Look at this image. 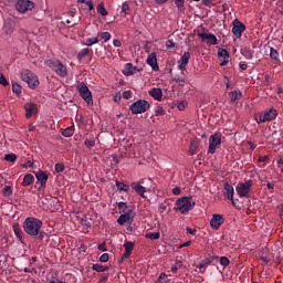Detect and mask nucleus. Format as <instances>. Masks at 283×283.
I'll use <instances>...</instances> for the list:
<instances>
[{
    "label": "nucleus",
    "instance_id": "nucleus-51",
    "mask_svg": "<svg viewBox=\"0 0 283 283\" xmlns=\"http://www.w3.org/2000/svg\"><path fill=\"white\" fill-rule=\"evenodd\" d=\"M55 171L57 174H63V171H65V166L63 164H56L55 165Z\"/></svg>",
    "mask_w": 283,
    "mask_h": 283
},
{
    "label": "nucleus",
    "instance_id": "nucleus-27",
    "mask_svg": "<svg viewBox=\"0 0 283 283\" xmlns=\"http://www.w3.org/2000/svg\"><path fill=\"white\" fill-rule=\"evenodd\" d=\"M92 269H93V271H96L97 273H105V271L109 270L108 266H105V265H102L98 263L93 264Z\"/></svg>",
    "mask_w": 283,
    "mask_h": 283
},
{
    "label": "nucleus",
    "instance_id": "nucleus-2",
    "mask_svg": "<svg viewBox=\"0 0 283 283\" xmlns=\"http://www.w3.org/2000/svg\"><path fill=\"white\" fill-rule=\"evenodd\" d=\"M196 207V202L193 201V198L191 197H181L177 199L175 205V210L181 212L182 214L189 213L191 209Z\"/></svg>",
    "mask_w": 283,
    "mask_h": 283
},
{
    "label": "nucleus",
    "instance_id": "nucleus-5",
    "mask_svg": "<svg viewBox=\"0 0 283 283\" xmlns=\"http://www.w3.org/2000/svg\"><path fill=\"white\" fill-rule=\"evenodd\" d=\"M251 187H253V180L251 179L244 182H239L235 187V191L239 198H249V193H251Z\"/></svg>",
    "mask_w": 283,
    "mask_h": 283
},
{
    "label": "nucleus",
    "instance_id": "nucleus-8",
    "mask_svg": "<svg viewBox=\"0 0 283 283\" xmlns=\"http://www.w3.org/2000/svg\"><path fill=\"white\" fill-rule=\"evenodd\" d=\"M222 145V134L216 133L209 137L208 154H216V149Z\"/></svg>",
    "mask_w": 283,
    "mask_h": 283
},
{
    "label": "nucleus",
    "instance_id": "nucleus-58",
    "mask_svg": "<svg viewBox=\"0 0 283 283\" xmlns=\"http://www.w3.org/2000/svg\"><path fill=\"white\" fill-rule=\"evenodd\" d=\"M159 213H165L167 211V206L165 203H160L158 207Z\"/></svg>",
    "mask_w": 283,
    "mask_h": 283
},
{
    "label": "nucleus",
    "instance_id": "nucleus-10",
    "mask_svg": "<svg viewBox=\"0 0 283 283\" xmlns=\"http://www.w3.org/2000/svg\"><path fill=\"white\" fill-rule=\"evenodd\" d=\"M232 25V33L234 34V36H237V39H241L242 33L244 32V30H247V27L238 19L233 20Z\"/></svg>",
    "mask_w": 283,
    "mask_h": 283
},
{
    "label": "nucleus",
    "instance_id": "nucleus-56",
    "mask_svg": "<svg viewBox=\"0 0 283 283\" xmlns=\"http://www.w3.org/2000/svg\"><path fill=\"white\" fill-rule=\"evenodd\" d=\"M99 262H109V254L104 253L99 256Z\"/></svg>",
    "mask_w": 283,
    "mask_h": 283
},
{
    "label": "nucleus",
    "instance_id": "nucleus-26",
    "mask_svg": "<svg viewBox=\"0 0 283 283\" xmlns=\"http://www.w3.org/2000/svg\"><path fill=\"white\" fill-rule=\"evenodd\" d=\"M197 151H198V140L191 139L190 147H189L190 156H196Z\"/></svg>",
    "mask_w": 283,
    "mask_h": 283
},
{
    "label": "nucleus",
    "instance_id": "nucleus-9",
    "mask_svg": "<svg viewBox=\"0 0 283 283\" xmlns=\"http://www.w3.org/2000/svg\"><path fill=\"white\" fill-rule=\"evenodd\" d=\"M15 10L24 14V12H30V10H34V2L30 0H18L15 3Z\"/></svg>",
    "mask_w": 283,
    "mask_h": 283
},
{
    "label": "nucleus",
    "instance_id": "nucleus-42",
    "mask_svg": "<svg viewBox=\"0 0 283 283\" xmlns=\"http://www.w3.org/2000/svg\"><path fill=\"white\" fill-rule=\"evenodd\" d=\"M174 81H176L180 85V87H185V83H186L185 77L180 75H176L174 77Z\"/></svg>",
    "mask_w": 283,
    "mask_h": 283
},
{
    "label": "nucleus",
    "instance_id": "nucleus-11",
    "mask_svg": "<svg viewBox=\"0 0 283 283\" xmlns=\"http://www.w3.org/2000/svg\"><path fill=\"white\" fill-rule=\"evenodd\" d=\"M275 118H277V111L275 108H272L270 111L262 113L259 116V123H266L269 120H275Z\"/></svg>",
    "mask_w": 283,
    "mask_h": 283
},
{
    "label": "nucleus",
    "instance_id": "nucleus-50",
    "mask_svg": "<svg viewBox=\"0 0 283 283\" xmlns=\"http://www.w3.org/2000/svg\"><path fill=\"white\" fill-rule=\"evenodd\" d=\"M117 207L119 209V211H122L123 213H125V211H127V203L120 201L117 203Z\"/></svg>",
    "mask_w": 283,
    "mask_h": 283
},
{
    "label": "nucleus",
    "instance_id": "nucleus-59",
    "mask_svg": "<svg viewBox=\"0 0 283 283\" xmlns=\"http://www.w3.org/2000/svg\"><path fill=\"white\" fill-rule=\"evenodd\" d=\"M172 193L174 196H180V193H182V190L180 189V187H175L172 189Z\"/></svg>",
    "mask_w": 283,
    "mask_h": 283
},
{
    "label": "nucleus",
    "instance_id": "nucleus-34",
    "mask_svg": "<svg viewBox=\"0 0 283 283\" xmlns=\"http://www.w3.org/2000/svg\"><path fill=\"white\" fill-rule=\"evenodd\" d=\"M97 12L98 14H102V17H107L108 12H107V9H105V4L103 2H101L97 6Z\"/></svg>",
    "mask_w": 283,
    "mask_h": 283
},
{
    "label": "nucleus",
    "instance_id": "nucleus-55",
    "mask_svg": "<svg viewBox=\"0 0 283 283\" xmlns=\"http://www.w3.org/2000/svg\"><path fill=\"white\" fill-rule=\"evenodd\" d=\"M124 248H125V251H130V253L132 251H134V244L132 242H126L124 244Z\"/></svg>",
    "mask_w": 283,
    "mask_h": 283
},
{
    "label": "nucleus",
    "instance_id": "nucleus-3",
    "mask_svg": "<svg viewBox=\"0 0 283 283\" xmlns=\"http://www.w3.org/2000/svg\"><path fill=\"white\" fill-rule=\"evenodd\" d=\"M20 78L21 81L27 83L31 90H34V87H39V76H36L34 72L28 69H23L20 71Z\"/></svg>",
    "mask_w": 283,
    "mask_h": 283
},
{
    "label": "nucleus",
    "instance_id": "nucleus-15",
    "mask_svg": "<svg viewBox=\"0 0 283 283\" xmlns=\"http://www.w3.org/2000/svg\"><path fill=\"white\" fill-rule=\"evenodd\" d=\"M222 224H224V217H222V214H213L212 219L210 220V227L214 231H218Z\"/></svg>",
    "mask_w": 283,
    "mask_h": 283
},
{
    "label": "nucleus",
    "instance_id": "nucleus-31",
    "mask_svg": "<svg viewBox=\"0 0 283 283\" xmlns=\"http://www.w3.org/2000/svg\"><path fill=\"white\" fill-rule=\"evenodd\" d=\"M13 231L19 240H23V230H21L19 224L13 226Z\"/></svg>",
    "mask_w": 283,
    "mask_h": 283
},
{
    "label": "nucleus",
    "instance_id": "nucleus-14",
    "mask_svg": "<svg viewBox=\"0 0 283 283\" xmlns=\"http://www.w3.org/2000/svg\"><path fill=\"white\" fill-rule=\"evenodd\" d=\"M198 36H200L201 41H206L208 45H218V38L212 33H198Z\"/></svg>",
    "mask_w": 283,
    "mask_h": 283
},
{
    "label": "nucleus",
    "instance_id": "nucleus-38",
    "mask_svg": "<svg viewBox=\"0 0 283 283\" xmlns=\"http://www.w3.org/2000/svg\"><path fill=\"white\" fill-rule=\"evenodd\" d=\"M98 43V38H88L85 42L87 48H92V45H96Z\"/></svg>",
    "mask_w": 283,
    "mask_h": 283
},
{
    "label": "nucleus",
    "instance_id": "nucleus-52",
    "mask_svg": "<svg viewBox=\"0 0 283 283\" xmlns=\"http://www.w3.org/2000/svg\"><path fill=\"white\" fill-rule=\"evenodd\" d=\"M84 145H85V147H87L88 149H92V147H94V146L96 145V140H88V139H86V140L84 142Z\"/></svg>",
    "mask_w": 283,
    "mask_h": 283
},
{
    "label": "nucleus",
    "instance_id": "nucleus-63",
    "mask_svg": "<svg viewBox=\"0 0 283 283\" xmlns=\"http://www.w3.org/2000/svg\"><path fill=\"white\" fill-rule=\"evenodd\" d=\"M113 45H114L115 48H120V45H123V43L120 42V40L115 39V40L113 41Z\"/></svg>",
    "mask_w": 283,
    "mask_h": 283
},
{
    "label": "nucleus",
    "instance_id": "nucleus-35",
    "mask_svg": "<svg viewBox=\"0 0 283 283\" xmlns=\"http://www.w3.org/2000/svg\"><path fill=\"white\" fill-rule=\"evenodd\" d=\"M2 196H4V198H10V196H12V186H6L2 189Z\"/></svg>",
    "mask_w": 283,
    "mask_h": 283
},
{
    "label": "nucleus",
    "instance_id": "nucleus-4",
    "mask_svg": "<svg viewBox=\"0 0 283 283\" xmlns=\"http://www.w3.org/2000/svg\"><path fill=\"white\" fill-rule=\"evenodd\" d=\"M46 65L61 78H65V76H67V66L61 63V60H48Z\"/></svg>",
    "mask_w": 283,
    "mask_h": 283
},
{
    "label": "nucleus",
    "instance_id": "nucleus-54",
    "mask_svg": "<svg viewBox=\"0 0 283 283\" xmlns=\"http://www.w3.org/2000/svg\"><path fill=\"white\" fill-rule=\"evenodd\" d=\"M180 266H182V263H180V262H178V263H176L175 265H172V266L170 268L171 273H177L178 270L180 269Z\"/></svg>",
    "mask_w": 283,
    "mask_h": 283
},
{
    "label": "nucleus",
    "instance_id": "nucleus-49",
    "mask_svg": "<svg viewBox=\"0 0 283 283\" xmlns=\"http://www.w3.org/2000/svg\"><path fill=\"white\" fill-rule=\"evenodd\" d=\"M78 2L88 6V10H94V2L92 0H78Z\"/></svg>",
    "mask_w": 283,
    "mask_h": 283
},
{
    "label": "nucleus",
    "instance_id": "nucleus-12",
    "mask_svg": "<svg viewBox=\"0 0 283 283\" xmlns=\"http://www.w3.org/2000/svg\"><path fill=\"white\" fill-rule=\"evenodd\" d=\"M24 109H25V118H32V116H36V114H39V106L32 102L25 103Z\"/></svg>",
    "mask_w": 283,
    "mask_h": 283
},
{
    "label": "nucleus",
    "instance_id": "nucleus-33",
    "mask_svg": "<svg viewBox=\"0 0 283 283\" xmlns=\"http://www.w3.org/2000/svg\"><path fill=\"white\" fill-rule=\"evenodd\" d=\"M90 55V49H82L78 53H77V61H83V59H85V56Z\"/></svg>",
    "mask_w": 283,
    "mask_h": 283
},
{
    "label": "nucleus",
    "instance_id": "nucleus-44",
    "mask_svg": "<svg viewBox=\"0 0 283 283\" xmlns=\"http://www.w3.org/2000/svg\"><path fill=\"white\" fill-rule=\"evenodd\" d=\"M169 282V277L167 276V274L165 273H161L157 280L156 283H167Z\"/></svg>",
    "mask_w": 283,
    "mask_h": 283
},
{
    "label": "nucleus",
    "instance_id": "nucleus-47",
    "mask_svg": "<svg viewBox=\"0 0 283 283\" xmlns=\"http://www.w3.org/2000/svg\"><path fill=\"white\" fill-rule=\"evenodd\" d=\"M156 116H165V108L163 106H157L155 109Z\"/></svg>",
    "mask_w": 283,
    "mask_h": 283
},
{
    "label": "nucleus",
    "instance_id": "nucleus-57",
    "mask_svg": "<svg viewBox=\"0 0 283 283\" xmlns=\"http://www.w3.org/2000/svg\"><path fill=\"white\" fill-rule=\"evenodd\" d=\"M166 48H167L168 50H171V48H176V43H174V40H168V41L166 42Z\"/></svg>",
    "mask_w": 283,
    "mask_h": 283
},
{
    "label": "nucleus",
    "instance_id": "nucleus-21",
    "mask_svg": "<svg viewBox=\"0 0 283 283\" xmlns=\"http://www.w3.org/2000/svg\"><path fill=\"white\" fill-rule=\"evenodd\" d=\"M213 260H216V256H209L207 259H203L199 264V271L200 273H205L207 271V266H209Z\"/></svg>",
    "mask_w": 283,
    "mask_h": 283
},
{
    "label": "nucleus",
    "instance_id": "nucleus-29",
    "mask_svg": "<svg viewBox=\"0 0 283 283\" xmlns=\"http://www.w3.org/2000/svg\"><path fill=\"white\" fill-rule=\"evenodd\" d=\"M118 191H129V185L123 182V181H116L115 182Z\"/></svg>",
    "mask_w": 283,
    "mask_h": 283
},
{
    "label": "nucleus",
    "instance_id": "nucleus-28",
    "mask_svg": "<svg viewBox=\"0 0 283 283\" xmlns=\"http://www.w3.org/2000/svg\"><path fill=\"white\" fill-rule=\"evenodd\" d=\"M259 258L262 260V262H264V264H269V262H271V256L266 254V250L261 251L259 253Z\"/></svg>",
    "mask_w": 283,
    "mask_h": 283
},
{
    "label": "nucleus",
    "instance_id": "nucleus-41",
    "mask_svg": "<svg viewBox=\"0 0 283 283\" xmlns=\"http://www.w3.org/2000/svg\"><path fill=\"white\" fill-rule=\"evenodd\" d=\"M129 12H130L129 4L127 2H124L122 4V14H124V17H127Z\"/></svg>",
    "mask_w": 283,
    "mask_h": 283
},
{
    "label": "nucleus",
    "instance_id": "nucleus-64",
    "mask_svg": "<svg viewBox=\"0 0 283 283\" xmlns=\"http://www.w3.org/2000/svg\"><path fill=\"white\" fill-rule=\"evenodd\" d=\"M98 250H99V251H107V248H106V245H105V242H103V243H101V244L98 245Z\"/></svg>",
    "mask_w": 283,
    "mask_h": 283
},
{
    "label": "nucleus",
    "instance_id": "nucleus-46",
    "mask_svg": "<svg viewBox=\"0 0 283 283\" xmlns=\"http://www.w3.org/2000/svg\"><path fill=\"white\" fill-rule=\"evenodd\" d=\"M4 160H7V163H14L17 160V156L14 154H8L4 156Z\"/></svg>",
    "mask_w": 283,
    "mask_h": 283
},
{
    "label": "nucleus",
    "instance_id": "nucleus-53",
    "mask_svg": "<svg viewBox=\"0 0 283 283\" xmlns=\"http://www.w3.org/2000/svg\"><path fill=\"white\" fill-rule=\"evenodd\" d=\"M0 85H3V87L9 85L8 80H6L3 73H0Z\"/></svg>",
    "mask_w": 283,
    "mask_h": 283
},
{
    "label": "nucleus",
    "instance_id": "nucleus-25",
    "mask_svg": "<svg viewBox=\"0 0 283 283\" xmlns=\"http://www.w3.org/2000/svg\"><path fill=\"white\" fill-rule=\"evenodd\" d=\"M229 97L232 103H235V101H240V98H242V92L232 91L229 93Z\"/></svg>",
    "mask_w": 283,
    "mask_h": 283
},
{
    "label": "nucleus",
    "instance_id": "nucleus-43",
    "mask_svg": "<svg viewBox=\"0 0 283 283\" xmlns=\"http://www.w3.org/2000/svg\"><path fill=\"white\" fill-rule=\"evenodd\" d=\"M3 30L6 34H12V32H14V27H12L10 23H7L4 24Z\"/></svg>",
    "mask_w": 283,
    "mask_h": 283
},
{
    "label": "nucleus",
    "instance_id": "nucleus-24",
    "mask_svg": "<svg viewBox=\"0 0 283 283\" xmlns=\"http://www.w3.org/2000/svg\"><path fill=\"white\" fill-rule=\"evenodd\" d=\"M34 182V176L32 174H28L23 177L22 187H30Z\"/></svg>",
    "mask_w": 283,
    "mask_h": 283
},
{
    "label": "nucleus",
    "instance_id": "nucleus-7",
    "mask_svg": "<svg viewBox=\"0 0 283 283\" xmlns=\"http://www.w3.org/2000/svg\"><path fill=\"white\" fill-rule=\"evenodd\" d=\"M150 105L149 102L145 99H139L135 103H133L129 107L132 114H145L147 109H149Z\"/></svg>",
    "mask_w": 283,
    "mask_h": 283
},
{
    "label": "nucleus",
    "instance_id": "nucleus-13",
    "mask_svg": "<svg viewBox=\"0 0 283 283\" xmlns=\"http://www.w3.org/2000/svg\"><path fill=\"white\" fill-rule=\"evenodd\" d=\"M134 222V211L128 210L125 213L120 214L119 218L117 219V223L123 227V224H132Z\"/></svg>",
    "mask_w": 283,
    "mask_h": 283
},
{
    "label": "nucleus",
    "instance_id": "nucleus-32",
    "mask_svg": "<svg viewBox=\"0 0 283 283\" xmlns=\"http://www.w3.org/2000/svg\"><path fill=\"white\" fill-rule=\"evenodd\" d=\"M148 240H160V232H148L145 234Z\"/></svg>",
    "mask_w": 283,
    "mask_h": 283
},
{
    "label": "nucleus",
    "instance_id": "nucleus-36",
    "mask_svg": "<svg viewBox=\"0 0 283 283\" xmlns=\"http://www.w3.org/2000/svg\"><path fill=\"white\" fill-rule=\"evenodd\" d=\"M179 12H185V0H174Z\"/></svg>",
    "mask_w": 283,
    "mask_h": 283
},
{
    "label": "nucleus",
    "instance_id": "nucleus-48",
    "mask_svg": "<svg viewBox=\"0 0 283 283\" xmlns=\"http://www.w3.org/2000/svg\"><path fill=\"white\" fill-rule=\"evenodd\" d=\"M220 264H221V266H229V264H231V261H229V258H227V256H221Z\"/></svg>",
    "mask_w": 283,
    "mask_h": 283
},
{
    "label": "nucleus",
    "instance_id": "nucleus-17",
    "mask_svg": "<svg viewBox=\"0 0 283 283\" xmlns=\"http://www.w3.org/2000/svg\"><path fill=\"white\" fill-rule=\"evenodd\" d=\"M147 64L154 70V72H158V57H156V53H150L147 57Z\"/></svg>",
    "mask_w": 283,
    "mask_h": 283
},
{
    "label": "nucleus",
    "instance_id": "nucleus-61",
    "mask_svg": "<svg viewBox=\"0 0 283 283\" xmlns=\"http://www.w3.org/2000/svg\"><path fill=\"white\" fill-rule=\"evenodd\" d=\"M123 98H126V99L132 98V92L130 91H125L123 93Z\"/></svg>",
    "mask_w": 283,
    "mask_h": 283
},
{
    "label": "nucleus",
    "instance_id": "nucleus-22",
    "mask_svg": "<svg viewBox=\"0 0 283 283\" xmlns=\"http://www.w3.org/2000/svg\"><path fill=\"white\" fill-rule=\"evenodd\" d=\"M224 189L228 200H230L232 205L235 207V199H233V193H235V191L233 190V186L226 184Z\"/></svg>",
    "mask_w": 283,
    "mask_h": 283
},
{
    "label": "nucleus",
    "instance_id": "nucleus-16",
    "mask_svg": "<svg viewBox=\"0 0 283 283\" xmlns=\"http://www.w3.org/2000/svg\"><path fill=\"white\" fill-rule=\"evenodd\" d=\"M138 72H140V69L134 66L132 63H126L123 70L125 76H134V74H138Z\"/></svg>",
    "mask_w": 283,
    "mask_h": 283
},
{
    "label": "nucleus",
    "instance_id": "nucleus-40",
    "mask_svg": "<svg viewBox=\"0 0 283 283\" xmlns=\"http://www.w3.org/2000/svg\"><path fill=\"white\" fill-rule=\"evenodd\" d=\"M218 56L221 59H229V51H227V49H219Z\"/></svg>",
    "mask_w": 283,
    "mask_h": 283
},
{
    "label": "nucleus",
    "instance_id": "nucleus-39",
    "mask_svg": "<svg viewBox=\"0 0 283 283\" xmlns=\"http://www.w3.org/2000/svg\"><path fill=\"white\" fill-rule=\"evenodd\" d=\"M98 36L103 39L104 43H107L112 39V34L109 32H101L98 33Z\"/></svg>",
    "mask_w": 283,
    "mask_h": 283
},
{
    "label": "nucleus",
    "instance_id": "nucleus-1",
    "mask_svg": "<svg viewBox=\"0 0 283 283\" xmlns=\"http://www.w3.org/2000/svg\"><path fill=\"white\" fill-rule=\"evenodd\" d=\"M41 227H43V221L32 217L27 218L23 223V229L28 235H39Z\"/></svg>",
    "mask_w": 283,
    "mask_h": 283
},
{
    "label": "nucleus",
    "instance_id": "nucleus-45",
    "mask_svg": "<svg viewBox=\"0 0 283 283\" xmlns=\"http://www.w3.org/2000/svg\"><path fill=\"white\" fill-rule=\"evenodd\" d=\"M12 92L14 94H21L22 92L21 85H19V83H12Z\"/></svg>",
    "mask_w": 283,
    "mask_h": 283
},
{
    "label": "nucleus",
    "instance_id": "nucleus-60",
    "mask_svg": "<svg viewBox=\"0 0 283 283\" xmlns=\"http://www.w3.org/2000/svg\"><path fill=\"white\" fill-rule=\"evenodd\" d=\"M120 98H122L120 93H117L114 95L113 101L114 103H120Z\"/></svg>",
    "mask_w": 283,
    "mask_h": 283
},
{
    "label": "nucleus",
    "instance_id": "nucleus-19",
    "mask_svg": "<svg viewBox=\"0 0 283 283\" xmlns=\"http://www.w3.org/2000/svg\"><path fill=\"white\" fill-rule=\"evenodd\" d=\"M35 178L36 180L40 182L41 187H45V185H48V174H45V171L43 170H39L36 174H35Z\"/></svg>",
    "mask_w": 283,
    "mask_h": 283
},
{
    "label": "nucleus",
    "instance_id": "nucleus-23",
    "mask_svg": "<svg viewBox=\"0 0 283 283\" xmlns=\"http://www.w3.org/2000/svg\"><path fill=\"white\" fill-rule=\"evenodd\" d=\"M148 94H149V96L155 98V101H163V90H160V88H151L148 92Z\"/></svg>",
    "mask_w": 283,
    "mask_h": 283
},
{
    "label": "nucleus",
    "instance_id": "nucleus-37",
    "mask_svg": "<svg viewBox=\"0 0 283 283\" xmlns=\"http://www.w3.org/2000/svg\"><path fill=\"white\" fill-rule=\"evenodd\" d=\"M62 136L65 138H70V136H74V129L72 127H67L62 132Z\"/></svg>",
    "mask_w": 283,
    "mask_h": 283
},
{
    "label": "nucleus",
    "instance_id": "nucleus-30",
    "mask_svg": "<svg viewBox=\"0 0 283 283\" xmlns=\"http://www.w3.org/2000/svg\"><path fill=\"white\" fill-rule=\"evenodd\" d=\"M270 56H271L272 61H274V62H276V63L280 62V59H279L280 53L277 52V50L271 48V49H270Z\"/></svg>",
    "mask_w": 283,
    "mask_h": 283
},
{
    "label": "nucleus",
    "instance_id": "nucleus-6",
    "mask_svg": "<svg viewBox=\"0 0 283 283\" xmlns=\"http://www.w3.org/2000/svg\"><path fill=\"white\" fill-rule=\"evenodd\" d=\"M76 90L81 96V98H83V101H85V103H87V105H94V99L92 98V92L90 91V87H87V85L85 83H80L76 86Z\"/></svg>",
    "mask_w": 283,
    "mask_h": 283
},
{
    "label": "nucleus",
    "instance_id": "nucleus-18",
    "mask_svg": "<svg viewBox=\"0 0 283 283\" xmlns=\"http://www.w3.org/2000/svg\"><path fill=\"white\" fill-rule=\"evenodd\" d=\"M132 189H134V191H136V193H138V196H140L142 198H145V192L147 191V189L140 185V182L135 181L130 184Z\"/></svg>",
    "mask_w": 283,
    "mask_h": 283
},
{
    "label": "nucleus",
    "instance_id": "nucleus-62",
    "mask_svg": "<svg viewBox=\"0 0 283 283\" xmlns=\"http://www.w3.org/2000/svg\"><path fill=\"white\" fill-rule=\"evenodd\" d=\"M214 0H202L203 6H207L208 8H211V4Z\"/></svg>",
    "mask_w": 283,
    "mask_h": 283
},
{
    "label": "nucleus",
    "instance_id": "nucleus-20",
    "mask_svg": "<svg viewBox=\"0 0 283 283\" xmlns=\"http://www.w3.org/2000/svg\"><path fill=\"white\" fill-rule=\"evenodd\" d=\"M189 59H191V54L185 52L179 60V70H186L187 65H189Z\"/></svg>",
    "mask_w": 283,
    "mask_h": 283
}]
</instances>
